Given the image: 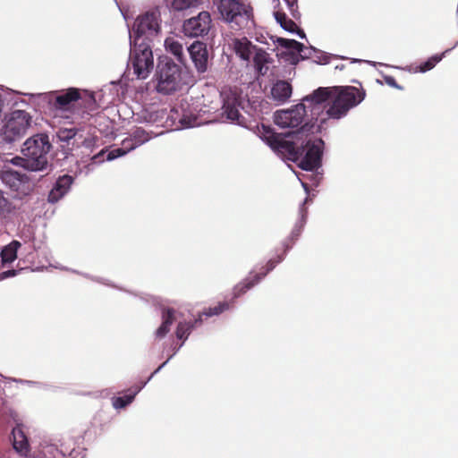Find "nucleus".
Returning a JSON list of instances; mask_svg holds the SVG:
<instances>
[{"label":"nucleus","mask_w":458,"mask_h":458,"mask_svg":"<svg viewBox=\"0 0 458 458\" xmlns=\"http://www.w3.org/2000/svg\"><path fill=\"white\" fill-rule=\"evenodd\" d=\"M259 135L279 157L297 163L302 170L313 171L321 165L324 144L321 139L313 143L310 141L304 143V141L294 140L295 133L283 135L264 124L259 128Z\"/></svg>","instance_id":"f257e3e1"},{"label":"nucleus","mask_w":458,"mask_h":458,"mask_svg":"<svg viewBox=\"0 0 458 458\" xmlns=\"http://www.w3.org/2000/svg\"><path fill=\"white\" fill-rule=\"evenodd\" d=\"M366 91L354 86L319 87L305 98L306 101L327 104V114L332 119H341L365 98Z\"/></svg>","instance_id":"f03ea898"},{"label":"nucleus","mask_w":458,"mask_h":458,"mask_svg":"<svg viewBox=\"0 0 458 458\" xmlns=\"http://www.w3.org/2000/svg\"><path fill=\"white\" fill-rule=\"evenodd\" d=\"M216 6L222 21L233 30L249 29L254 24L253 8L242 0H218Z\"/></svg>","instance_id":"7ed1b4c3"},{"label":"nucleus","mask_w":458,"mask_h":458,"mask_svg":"<svg viewBox=\"0 0 458 458\" xmlns=\"http://www.w3.org/2000/svg\"><path fill=\"white\" fill-rule=\"evenodd\" d=\"M51 148L48 136L38 134L29 138L21 149L24 158L17 157V164L30 171H40L47 165V154Z\"/></svg>","instance_id":"20e7f679"},{"label":"nucleus","mask_w":458,"mask_h":458,"mask_svg":"<svg viewBox=\"0 0 458 458\" xmlns=\"http://www.w3.org/2000/svg\"><path fill=\"white\" fill-rule=\"evenodd\" d=\"M129 67L133 69V72L138 79L142 80L148 77L153 70L154 58L152 49L145 38L140 42L134 40L133 47L131 49Z\"/></svg>","instance_id":"39448f33"},{"label":"nucleus","mask_w":458,"mask_h":458,"mask_svg":"<svg viewBox=\"0 0 458 458\" xmlns=\"http://www.w3.org/2000/svg\"><path fill=\"white\" fill-rule=\"evenodd\" d=\"M157 91L169 95L180 88L182 68L171 59L165 58L157 64Z\"/></svg>","instance_id":"423d86ee"},{"label":"nucleus","mask_w":458,"mask_h":458,"mask_svg":"<svg viewBox=\"0 0 458 458\" xmlns=\"http://www.w3.org/2000/svg\"><path fill=\"white\" fill-rule=\"evenodd\" d=\"M31 120V115L24 110L13 111L1 129L4 140L13 142L22 138L30 127Z\"/></svg>","instance_id":"0eeeda50"},{"label":"nucleus","mask_w":458,"mask_h":458,"mask_svg":"<svg viewBox=\"0 0 458 458\" xmlns=\"http://www.w3.org/2000/svg\"><path fill=\"white\" fill-rule=\"evenodd\" d=\"M79 100H82V103L89 112H93L98 107L94 94L91 93L83 99L81 90L77 88H69L66 90L55 94V98L51 100V103L55 108L67 111L71 108L73 103Z\"/></svg>","instance_id":"6e6552de"},{"label":"nucleus","mask_w":458,"mask_h":458,"mask_svg":"<svg viewBox=\"0 0 458 458\" xmlns=\"http://www.w3.org/2000/svg\"><path fill=\"white\" fill-rule=\"evenodd\" d=\"M220 96L223 102L222 114L225 115L227 120L241 124L243 116L239 111L242 100L237 89H224Z\"/></svg>","instance_id":"1a4fd4ad"},{"label":"nucleus","mask_w":458,"mask_h":458,"mask_svg":"<svg viewBox=\"0 0 458 458\" xmlns=\"http://www.w3.org/2000/svg\"><path fill=\"white\" fill-rule=\"evenodd\" d=\"M159 17L160 14L157 11H151L147 12L143 15L137 18L135 23H134V33L136 35V38L134 40H137V42L141 41L143 38H141L142 36H154L157 35L160 30V24H159ZM146 38L145 39H147Z\"/></svg>","instance_id":"9d476101"},{"label":"nucleus","mask_w":458,"mask_h":458,"mask_svg":"<svg viewBox=\"0 0 458 458\" xmlns=\"http://www.w3.org/2000/svg\"><path fill=\"white\" fill-rule=\"evenodd\" d=\"M211 16L207 11L200 12L197 16L187 19L182 24V32L190 38L204 37L211 29Z\"/></svg>","instance_id":"9b49d317"},{"label":"nucleus","mask_w":458,"mask_h":458,"mask_svg":"<svg viewBox=\"0 0 458 458\" xmlns=\"http://www.w3.org/2000/svg\"><path fill=\"white\" fill-rule=\"evenodd\" d=\"M305 114V106L298 104L292 109L277 111L275 114V123L282 128H296L302 123Z\"/></svg>","instance_id":"f8f14e48"},{"label":"nucleus","mask_w":458,"mask_h":458,"mask_svg":"<svg viewBox=\"0 0 458 458\" xmlns=\"http://www.w3.org/2000/svg\"><path fill=\"white\" fill-rule=\"evenodd\" d=\"M283 260V257L278 256L277 259H270L262 271L257 274H250L243 281L236 284L233 288V299H236L245 293L248 290L251 289L257 284L267 274L273 270L277 263Z\"/></svg>","instance_id":"ddd939ff"},{"label":"nucleus","mask_w":458,"mask_h":458,"mask_svg":"<svg viewBox=\"0 0 458 458\" xmlns=\"http://www.w3.org/2000/svg\"><path fill=\"white\" fill-rule=\"evenodd\" d=\"M188 51L197 72L199 73L206 72L208 66L207 44L201 41H195L188 47Z\"/></svg>","instance_id":"4468645a"},{"label":"nucleus","mask_w":458,"mask_h":458,"mask_svg":"<svg viewBox=\"0 0 458 458\" xmlns=\"http://www.w3.org/2000/svg\"><path fill=\"white\" fill-rule=\"evenodd\" d=\"M13 447L22 457H30L31 448L22 425H16L12 430Z\"/></svg>","instance_id":"2eb2a0df"},{"label":"nucleus","mask_w":458,"mask_h":458,"mask_svg":"<svg viewBox=\"0 0 458 458\" xmlns=\"http://www.w3.org/2000/svg\"><path fill=\"white\" fill-rule=\"evenodd\" d=\"M72 182L73 178L71 175L60 176L48 194V201L51 203L57 202L68 192Z\"/></svg>","instance_id":"dca6fc26"},{"label":"nucleus","mask_w":458,"mask_h":458,"mask_svg":"<svg viewBox=\"0 0 458 458\" xmlns=\"http://www.w3.org/2000/svg\"><path fill=\"white\" fill-rule=\"evenodd\" d=\"M236 55L244 61H250L252 55L258 49L247 38H235L233 42Z\"/></svg>","instance_id":"f3484780"},{"label":"nucleus","mask_w":458,"mask_h":458,"mask_svg":"<svg viewBox=\"0 0 458 458\" xmlns=\"http://www.w3.org/2000/svg\"><path fill=\"white\" fill-rule=\"evenodd\" d=\"M292 85L286 81H277L271 88V97L278 103L286 102L292 96Z\"/></svg>","instance_id":"a211bd4d"},{"label":"nucleus","mask_w":458,"mask_h":458,"mask_svg":"<svg viewBox=\"0 0 458 458\" xmlns=\"http://www.w3.org/2000/svg\"><path fill=\"white\" fill-rule=\"evenodd\" d=\"M272 62L269 54L261 48H258L253 55V66L258 75H265L268 71L267 64Z\"/></svg>","instance_id":"6ab92c4d"},{"label":"nucleus","mask_w":458,"mask_h":458,"mask_svg":"<svg viewBox=\"0 0 458 458\" xmlns=\"http://www.w3.org/2000/svg\"><path fill=\"white\" fill-rule=\"evenodd\" d=\"M174 322V310L172 308L163 309L162 324L156 330L155 335L158 339L164 338L170 331L171 326Z\"/></svg>","instance_id":"aec40b11"},{"label":"nucleus","mask_w":458,"mask_h":458,"mask_svg":"<svg viewBox=\"0 0 458 458\" xmlns=\"http://www.w3.org/2000/svg\"><path fill=\"white\" fill-rule=\"evenodd\" d=\"M165 47L167 52L174 55L180 63L184 62L182 45L174 38L169 37L165 40Z\"/></svg>","instance_id":"412c9836"},{"label":"nucleus","mask_w":458,"mask_h":458,"mask_svg":"<svg viewBox=\"0 0 458 458\" xmlns=\"http://www.w3.org/2000/svg\"><path fill=\"white\" fill-rule=\"evenodd\" d=\"M21 247V242L18 241H13L6 245L1 251V259L3 263H12L17 259V251Z\"/></svg>","instance_id":"4be33fe9"},{"label":"nucleus","mask_w":458,"mask_h":458,"mask_svg":"<svg viewBox=\"0 0 458 458\" xmlns=\"http://www.w3.org/2000/svg\"><path fill=\"white\" fill-rule=\"evenodd\" d=\"M201 316L198 319H195L193 323L191 322H179L176 327L175 335L180 340L185 341L191 334L193 327L198 324L201 323Z\"/></svg>","instance_id":"5701e85b"},{"label":"nucleus","mask_w":458,"mask_h":458,"mask_svg":"<svg viewBox=\"0 0 458 458\" xmlns=\"http://www.w3.org/2000/svg\"><path fill=\"white\" fill-rule=\"evenodd\" d=\"M448 50L443 52L442 54L440 55H435L431 57H429L427 61L421 63L420 65L416 66L413 71L415 72H426L428 71H430L431 69H433L436 64L437 63H439L442 58L445 56V54L447 52Z\"/></svg>","instance_id":"b1692460"},{"label":"nucleus","mask_w":458,"mask_h":458,"mask_svg":"<svg viewBox=\"0 0 458 458\" xmlns=\"http://www.w3.org/2000/svg\"><path fill=\"white\" fill-rule=\"evenodd\" d=\"M274 15H275L276 21L285 30L290 31V32H295L296 30L298 29V26L296 25V23L293 20L288 19L286 14L284 12L276 11L274 13Z\"/></svg>","instance_id":"393cba45"},{"label":"nucleus","mask_w":458,"mask_h":458,"mask_svg":"<svg viewBox=\"0 0 458 458\" xmlns=\"http://www.w3.org/2000/svg\"><path fill=\"white\" fill-rule=\"evenodd\" d=\"M277 42L280 47L289 50L296 51L298 53H301L304 48L303 44L296 41L295 39H287L280 38H278Z\"/></svg>","instance_id":"a878e982"},{"label":"nucleus","mask_w":458,"mask_h":458,"mask_svg":"<svg viewBox=\"0 0 458 458\" xmlns=\"http://www.w3.org/2000/svg\"><path fill=\"white\" fill-rule=\"evenodd\" d=\"M2 178L6 182L17 181V187L27 179L25 174L13 170L4 171Z\"/></svg>","instance_id":"bb28decb"},{"label":"nucleus","mask_w":458,"mask_h":458,"mask_svg":"<svg viewBox=\"0 0 458 458\" xmlns=\"http://www.w3.org/2000/svg\"><path fill=\"white\" fill-rule=\"evenodd\" d=\"M230 303L227 301L219 302L217 305L214 307H210L208 310L203 311V315L206 317L217 316L223 313L225 310H229Z\"/></svg>","instance_id":"cd10ccee"},{"label":"nucleus","mask_w":458,"mask_h":458,"mask_svg":"<svg viewBox=\"0 0 458 458\" xmlns=\"http://www.w3.org/2000/svg\"><path fill=\"white\" fill-rule=\"evenodd\" d=\"M199 3V0H173L171 7L174 11H183L190 7L196 6Z\"/></svg>","instance_id":"c85d7f7f"},{"label":"nucleus","mask_w":458,"mask_h":458,"mask_svg":"<svg viewBox=\"0 0 458 458\" xmlns=\"http://www.w3.org/2000/svg\"><path fill=\"white\" fill-rule=\"evenodd\" d=\"M131 136L132 137V140L135 141L138 147L147 142L150 139L148 132H147L142 128H137L136 130H134Z\"/></svg>","instance_id":"c756f323"},{"label":"nucleus","mask_w":458,"mask_h":458,"mask_svg":"<svg viewBox=\"0 0 458 458\" xmlns=\"http://www.w3.org/2000/svg\"><path fill=\"white\" fill-rule=\"evenodd\" d=\"M135 395H136V392H134L133 394H125L123 396L116 397L113 401V405L116 409L124 408L125 406H127L129 403H131L132 402Z\"/></svg>","instance_id":"7c9ffc66"},{"label":"nucleus","mask_w":458,"mask_h":458,"mask_svg":"<svg viewBox=\"0 0 458 458\" xmlns=\"http://www.w3.org/2000/svg\"><path fill=\"white\" fill-rule=\"evenodd\" d=\"M77 128H64L58 131V137L62 141H69L73 139L78 133Z\"/></svg>","instance_id":"2f4dec72"},{"label":"nucleus","mask_w":458,"mask_h":458,"mask_svg":"<svg viewBox=\"0 0 458 458\" xmlns=\"http://www.w3.org/2000/svg\"><path fill=\"white\" fill-rule=\"evenodd\" d=\"M291 13L292 16L295 19L300 17V13L298 11V0H284Z\"/></svg>","instance_id":"473e14b6"},{"label":"nucleus","mask_w":458,"mask_h":458,"mask_svg":"<svg viewBox=\"0 0 458 458\" xmlns=\"http://www.w3.org/2000/svg\"><path fill=\"white\" fill-rule=\"evenodd\" d=\"M47 452L49 456L45 453V458H67L61 451L55 447H49Z\"/></svg>","instance_id":"72a5a7b5"},{"label":"nucleus","mask_w":458,"mask_h":458,"mask_svg":"<svg viewBox=\"0 0 458 458\" xmlns=\"http://www.w3.org/2000/svg\"><path fill=\"white\" fill-rule=\"evenodd\" d=\"M138 145L135 143L134 140H132V137L124 139L122 142V148L126 149V153H128L130 150L134 149L137 148Z\"/></svg>","instance_id":"f704fd0d"},{"label":"nucleus","mask_w":458,"mask_h":458,"mask_svg":"<svg viewBox=\"0 0 458 458\" xmlns=\"http://www.w3.org/2000/svg\"><path fill=\"white\" fill-rule=\"evenodd\" d=\"M125 154H126V149H124L123 148H114L108 153L107 159L113 160V159L122 157Z\"/></svg>","instance_id":"c9c22d12"},{"label":"nucleus","mask_w":458,"mask_h":458,"mask_svg":"<svg viewBox=\"0 0 458 458\" xmlns=\"http://www.w3.org/2000/svg\"><path fill=\"white\" fill-rule=\"evenodd\" d=\"M125 154H126V149H124L123 148H114L108 153L107 159L113 160V159L122 157Z\"/></svg>","instance_id":"e433bc0d"},{"label":"nucleus","mask_w":458,"mask_h":458,"mask_svg":"<svg viewBox=\"0 0 458 458\" xmlns=\"http://www.w3.org/2000/svg\"><path fill=\"white\" fill-rule=\"evenodd\" d=\"M385 81L387 85L402 89L403 88L399 86L395 81V79L393 76H385Z\"/></svg>","instance_id":"4c0bfd02"},{"label":"nucleus","mask_w":458,"mask_h":458,"mask_svg":"<svg viewBox=\"0 0 458 458\" xmlns=\"http://www.w3.org/2000/svg\"><path fill=\"white\" fill-rule=\"evenodd\" d=\"M301 228H302L301 225H296L293 228V230L292 232V238L293 239H297L299 237V235L301 234Z\"/></svg>","instance_id":"58836bf2"},{"label":"nucleus","mask_w":458,"mask_h":458,"mask_svg":"<svg viewBox=\"0 0 458 458\" xmlns=\"http://www.w3.org/2000/svg\"><path fill=\"white\" fill-rule=\"evenodd\" d=\"M6 206V199L2 194V191H0V216L2 215L4 207Z\"/></svg>","instance_id":"ea45409f"},{"label":"nucleus","mask_w":458,"mask_h":458,"mask_svg":"<svg viewBox=\"0 0 458 458\" xmlns=\"http://www.w3.org/2000/svg\"><path fill=\"white\" fill-rule=\"evenodd\" d=\"M15 274H16V271L14 269H11V270H7V271L3 272L0 275V276L2 278H6V277L13 276H15Z\"/></svg>","instance_id":"a19ab883"},{"label":"nucleus","mask_w":458,"mask_h":458,"mask_svg":"<svg viewBox=\"0 0 458 458\" xmlns=\"http://www.w3.org/2000/svg\"><path fill=\"white\" fill-rule=\"evenodd\" d=\"M332 59V56L331 55H324L322 56V59L320 62H322L323 64H328L330 62V60Z\"/></svg>","instance_id":"79ce46f5"},{"label":"nucleus","mask_w":458,"mask_h":458,"mask_svg":"<svg viewBox=\"0 0 458 458\" xmlns=\"http://www.w3.org/2000/svg\"><path fill=\"white\" fill-rule=\"evenodd\" d=\"M344 67H345V65H344V64H337V65L335 66V69H336V70H344Z\"/></svg>","instance_id":"37998d69"},{"label":"nucleus","mask_w":458,"mask_h":458,"mask_svg":"<svg viewBox=\"0 0 458 458\" xmlns=\"http://www.w3.org/2000/svg\"><path fill=\"white\" fill-rule=\"evenodd\" d=\"M180 122H181V123H182V125H186V126H189V125H190V123H185L184 119H181V120H180Z\"/></svg>","instance_id":"c03bdc74"},{"label":"nucleus","mask_w":458,"mask_h":458,"mask_svg":"<svg viewBox=\"0 0 458 458\" xmlns=\"http://www.w3.org/2000/svg\"><path fill=\"white\" fill-rule=\"evenodd\" d=\"M356 62H360V60L352 59V60L351 61V64H353V63H356Z\"/></svg>","instance_id":"a18cd8bd"},{"label":"nucleus","mask_w":458,"mask_h":458,"mask_svg":"<svg viewBox=\"0 0 458 458\" xmlns=\"http://www.w3.org/2000/svg\"><path fill=\"white\" fill-rule=\"evenodd\" d=\"M301 37H304V32L301 31V34H300Z\"/></svg>","instance_id":"49530a36"},{"label":"nucleus","mask_w":458,"mask_h":458,"mask_svg":"<svg viewBox=\"0 0 458 458\" xmlns=\"http://www.w3.org/2000/svg\"><path fill=\"white\" fill-rule=\"evenodd\" d=\"M277 2H279V0H276Z\"/></svg>","instance_id":"de8ad7c7"}]
</instances>
